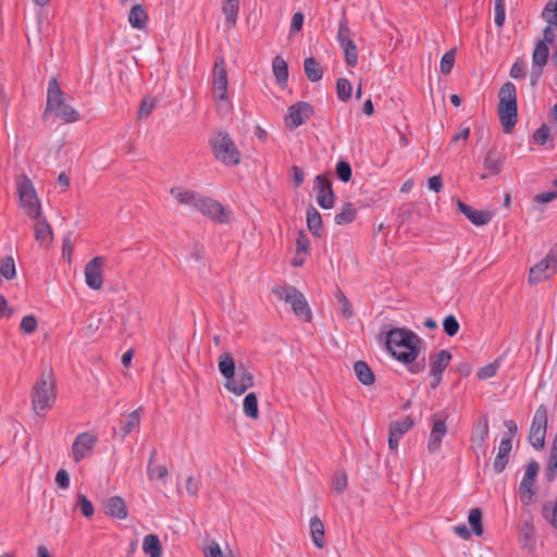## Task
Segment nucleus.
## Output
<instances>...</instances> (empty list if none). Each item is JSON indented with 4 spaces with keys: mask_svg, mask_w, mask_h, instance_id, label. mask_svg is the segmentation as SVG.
<instances>
[{
    "mask_svg": "<svg viewBox=\"0 0 557 557\" xmlns=\"http://www.w3.org/2000/svg\"><path fill=\"white\" fill-rule=\"evenodd\" d=\"M422 339L412 331L393 329L387 333L386 346L393 357L407 364L409 372L417 374L424 370L425 360L417 361L421 352Z\"/></svg>",
    "mask_w": 557,
    "mask_h": 557,
    "instance_id": "nucleus-1",
    "label": "nucleus"
},
{
    "mask_svg": "<svg viewBox=\"0 0 557 557\" xmlns=\"http://www.w3.org/2000/svg\"><path fill=\"white\" fill-rule=\"evenodd\" d=\"M32 408L39 417H45L57 400V386L51 369L42 371L32 387Z\"/></svg>",
    "mask_w": 557,
    "mask_h": 557,
    "instance_id": "nucleus-2",
    "label": "nucleus"
},
{
    "mask_svg": "<svg viewBox=\"0 0 557 557\" xmlns=\"http://www.w3.org/2000/svg\"><path fill=\"white\" fill-rule=\"evenodd\" d=\"M53 114L65 123H75L81 120V114L65 99L57 77H51L47 88V104L44 115Z\"/></svg>",
    "mask_w": 557,
    "mask_h": 557,
    "instance_id": "nucleus-3",
    "label": "nucleus"
},
{
    "mask_svg": "<svg viewBox=\"0 0 557 557\" xmlns=\"http://www.w3.org/2000/svg\"><path fill=\"white\" fill-rule=\"evenodd\" d=\"M498 116L506 134L512 132L518 122L517 90L511 82L505 83L498 91Z\"/></svg>",
    "mask_w": 557,
    "mask_h": 557,
    "instance_id": "nucleus-4",
    "label": "nucleus"
},
{
    "mask_svg": "<svg viewBox=\"0 0 557 557\" xmlns=\"http://www.w3.org/2000/svg\"><path fill=\"white\" fill-rule=\"evenodd\" d=\"M15 186L20 198V205L29 219H40L42 214L41 203L32 180L26 174H20L15 178Z\"/></svg>",
    "mask_w": 557,
    "mask_h": 557,
    "instance_id": "nucleus-5",
    "label": "nucleus"
},
{
    "mask_svg": "<svg viewBox=\"0 0 557 557\" xmlns=\"http://www.w3.org/2000/svg\"><path fill=\"white\" fill-rule=\"evenodd\" d=\"M272 293L280 299L289 304L293 312L299 319L310 322L312 318L309 305L301 292L290 285H283L272 289Z\"/></svg>",
    "mask_w": 557,
    "mask_h": 557,
    "instance_id": "nucleus-6",
    "label": "nucleus"
},
{
    "mask_svg": "<svg viewBox=\"0 0 557 557\" xmlns=\"http://www.w3.org/2000/svg\"><path fill=\"white\" fill-rule=\"evenodd\" d=\"M214 157L225 165H236L240 161V152L227 133H219L211 140Z\"/></svg>",
    "mask_w": 557,
    "mask_h": 557,
    "instance_id": "nucleus-7",
    "label": "nucleus"
},
{
    "mask_svg": "<svg viewBox=\"0 0 557 557\" xmlns=\"http://www.w3.org/2000/svg\"><path fill=\"white\" fill-rule=\"evenodd\" d=\"M227 87L228 79L225 62L223 58H218L212 71V95L218 102L216 107L219 110L228 104Z\"/></svg>",
    "mask_w": 557,
    "mask_h": 557,
    "instance_id": "nucleus-8",
    "label": "nucleus"
},
{
    "mask_svg": "<svg viewBox=\"0 0 557 557\" xmlns=\"http://www.w3.org/2000/svg\"><path fill=\"white\" fill-rule=\"evenodd\" d=\"M557 272V244L554 245L546 257L534 264L529 271L530 284H537L549 278Z\"/></svg>",
    "mask_w": 557,
    "mask_h": 557,
    "instance_id": "nucleus-9",
    "label": "nucleus"
},
{
    "mask_svg": "<svg viewBox=\"0 0 557 557\" xmlns=\"http://www.w3.org/2000/svg\"><path fill=\"white\" fill-rule=\"evenodd\" d=\"M540 471V465L532 460L525 466L524 475L519 484V497L523 506H530L533 503L535 494L534 484Z\"/></svg>",
    "mask_w": 557,
    "mask_h": 557,
    "instance_id": "nucleus-10",
    "label": "nucleus"
},
{
    "mask_svg": "<svg viewBox=\"0 0 557 557\" xmlns=\"http://www.w3.org/2000/svg\"><path fill=\"white\" fill-rule=\"evenodd\" d=\"M546 428L547 408L544 405H540L535 410L529 433V441L534 448L542 449L544 447Z\"/></svg>",
    "mask_w": 557,
    "mask_h": 557,
    "instance_id": "nucleus-11",
    "label": "nucleus"
},
{
    "mask_svg": "<svg viewBox=\"0 0 557 557\" xmlns=\"http://www.w3.org/2000/svg\"><path fill=\"white\" fill-rule=\"evenodd\" d=\"M314 113L311 104L299 101L290 106L285 115V124L288 128L295 129L306 123Z\"/></svg>",
    "mask_w": 557,
    "mask_h": 557,
    "instance_id": "nucleus-12",
    "label": "nucleus"
},
{
    "mask_svg": "<svg viewBox=\"0 0 557 557\" xmlns=\"http://www.w3.org/2000/svg\"><path fill=\"white\" fill-rule=\"evenodd\" d=\"M253 386V375L248 368L240 364L234 373V376L224 383V387L235 395H243L248 388Z\"/></svg>",
    "mask_w": 557,
    "mask_h": 557,
    "instance_id": "nucleus-13",
    "label": "nucleus"
},
{
    "mask_svg": "<svg viewBox=\"0 0 557 557\" xmlns=\"http://www.w3.org/2000/svg\"><path fill=\"white\" fill-rule=\"evenodd\" d=\"M451 360V354L442 349L435 354L430 355L429 357V366H430V374L432 376L431 387L435 388L442 381V375L445 369L448 367Z\"/></svg>",
    "mask_w": 557,
    "mask_h": 557,
    "instance_id": "nucleus-14",
    "label": "nucleus"
},
{
    "mask_svg": "<svg viewBox=\"0 0 557 557\" xmlns=\"http://www.w3.org/2000/svg\"><path fill=\"white\" fill-rule=\"evenodd\" d=\"M104 258L97 256L85 265V281L89 288L98 290L103 284Z\"/></svg>",
    "mask_w": 557,
    "mask_h": 557,
    "instance_id": "nucleus-15",
    "label": "nucleus"
},
{
    "mask_svg": "<svg viewBox=\"0 0 557 557\" xmlns=\"http://www.w3.org/2000/svg\"><path fill=\"white\" fill-rule=\"evenodd\" d=\"M197 210L211 220L220 223L228 222L230 211L214 199L200 197Z\"/></svg>",
    "mask_w": 557,
    "mask_h": 557,
    "instance_id": "nucleus-16",
    "label": "nucleus"
},
{
    "mask_svg": "<svg viewBox=\"0 0 557 557\" xmlns=\"http://www.w3.org/2000/svg\"><path fill=\"white\" fill-rule=\"evenodd\" d=\"M432 429L428 441V450L430 454H435L442 446L443 437L447 433L446 418L440 413L431 417Z\"/></svg>",
    "mask_w": 557,
    "mask_h": 557,
    "instance_id": "nucleus-17",
    "label": "nucleus"
},
{
    "mask_svg": "<svg viewBox=\"0 0 557 557\" xmlns=\"http://www.w3.org/2000/svg\"><path fill=\"white\" fill-rule=\"evenodd\" d=\"M97 443V437L88 432L79 433L72 445V456L75 462L89 457Z\"/></svg>",
    "mask_w": 557,
    "mask_h": 557,
    "instance_id": "nucleus-18",
    "label": "nucleus"
},
{
    "mask_svg": "<svg viewBox=\"0 0 557 557\" xmlns=\"http://www.w3.org/2000/svg\"><path fill=\"white\" fill-rule=\"evenodd\" d=\"M315 198L318 205L323 209H331L334 206V193L331 182L323 175H317L314 178Z\"/></svg>",
    "mask_w": 557,
    "mask_h": 557,
    "instance_id": "nucleus-19",
    "label": "nucleus"
},
{
    "mask_svg": "<svg viewBox=\"0 0 557 557\" xmlns=\"http://www.w3.org/2000/svg\"><path fill=\"white\" fill-rule=\"evenodd\" d=\"M488 419L486 416H483L473 425L470 438L471 447L476 454H486L485 441L488 437Z\"/></svg>",
    "mask_w": 557,
    "mask_h": 557,
    "instance_id": "nucleus-20",
    "label": "nucleus"
},
{
    "mask_svg": "<svg viewBox=\"0 0 557 557\" xmlns=\"http://www.w3.org/2000/svg\"><path fill=\"white\" fill-rule=\"evenodd\" d=\"M457 207L459 211L463 213L471 221V223L476 226H482L490 223L493 218V213L491 211L475 210L461 200L457 201Z\"/></svg>",
    "mask_w": 557,
    "mask_h": 557,
    "instance_id": "nucleus-21",
    "label": "nucleus"
},
{
    "mask_svg": "<svg viewBox=\"0 0 557 557\" xmlns=\"http://www.w3.org/2000/svg\"><path fill=\"white\" fill-rule=\"evenodd\" d=\"M505 157L502 152L496 149H490L484 157V169L487 171V174H482L481 178L484 180L490 175H497L503 166Z\"/></svg>",
    "mask_w": 557,
    "mask_h": 557,
    "instance_id": "nucleus-22",
    "label": "nucleus"
},
{
    "mask_svg": "<svg viewBox=\"0 0 557 557\" xmlns=\"http://www.w3.org/2000/svg\"><path fill=\"white\" fill-rule=\"evenodd\" d=\"M549 54L548 46L545 41H537L532 54L533 66H537L539 71L533 73L532 85H535L540 75L542 74V67L547 63Z\"/></svg>",
    "mask_w": 557,
    "mask_h": 557,
    "instance_id": "nucleus-23",
    "label": "nucleus"
},
{
    "mask_svg": "<svg viewBox=\"0 0 557 557\" xmlns=\"http://www.w3.org/2000/svg\"><path fill=\"white\" fill-rule=\"evenodd\" d=\"M104 512L115 519L123 520L127 517V507L120 496L110 497L104 504Z\"/></svg>",
    "mask_w": 557,
    "mask_h": 557,
    "instance_id": "nucleus-24",
    "label": "nucleus"
},
{
    "mask_svg": "<svg viewBox=\"0 0 557 557\" xmlns=\"http://www.w3.org/2000/svg\"><path fill=\"white\" fill-rule=\"evenodd\" d=\"M170 193L177 200L178 203L195 209H197L199 199L201 197L200 194L194 190L185 189L183 187H173L171 188Z\"/></svg>",
    "mask_w": 557,
    "mask_h": 557,
    "instance_id": "nucleus-25",
    "label": "nucleus"
},
{
    "mask_svg": "<svg viewBox=\"0 0 557 557\" xmlns=\"http://www.w3.org/2000/svg\"><path fill=\"white\" fill-rule=\"evenodd\" d=\"M37 221L35 225V239L41 246H49L52 242V230L47 219L42 215L40 219H35Z\"/></svg>",
    "mask_w": 557,
    "mask_h": 557,
    "instance_id": "nucleus-26",
    "label": "nucleus"
},
{
    "mask_svg": "<svg viewBox=\"0 0 557 557\" xmlns=\"http://www.w3.org/2000/svg\"><path fill=\"white\" fill-rule=\"evenodd\" d=\"M511 448H512V444H511L510 438H503L500 441V444L498 447V453L495 457L494 465H493L495 472L500 473L505 470Z\"/></svg>",
    "mask_w": 557,
    "mask_h": 557,
    "instance_id": "nucleus-27",
    "label": "nucleus"
},
{
    "mask_svg": "<svg viewBox=\"0 0 557 557\" xmlns=\"http://www.w3.org/2000/svg\"><path fill=\"white\" fill-rule=\"evenodd\" d=\"M310 534H311V540H312L313 544L318 548L324 547V545H325L324 524H323L322 520L317 516H314L310 519Z\"/></svg>",
    "mask_w": 557,
    "mask_h": 557,
    "instance_id": "nucleus-28",
    "label": "nucleus"
},
{
    "mask_svg": "<svg viewBox=\"0 0 557 557\" xmlns=\"http://www.w3.org/2000/svg\"><path fill=\"white\" fill-rule=\"evenodd\" d=\"M218 367H219V371L225 379V382L228 381L230 379H232V376H234V373L236 371V366H235V361H234L232 354L223 352L219 357Z\"/></svg>",
    "mask_w": 557,
    "mask_h": 557,
    "instance_id": "nucleus-29",
    "label": "nucleus"
},
{
    "mask_svg": "<svg viewBox=\"0 0 557 557\" xmlns=\"http://www.w3.org/2000/svg\"><path fill=\"white\" fill-rule=\"evenodd\" d=\"M272 69L278 85L284 86L288 81V65L287 62L280 55H276L272 61Z\"/></svg>",
    "mask_w": 557,
    "mask_h": 557,
    "instance_id": "nucleus-30",
    "label": "nucleus"
},
{
    "mask_svg": "<svg viewBox=\"0 0 557 557\" xmlns=\"http://www.w3.org/2000/svg\"><path fill=\"white\" fill-rule=\"evenodd\" d=\"M143 550L150 557H161L162 546L156 534H148L143 540Z\"/></svg>",
    "mask_w": 557,
    "mask_h": 557,
    "instance_id": "nucleus-31",
    "label": "nucleus"
},
{
    "mask_svg": "<svg viewBox=\"0 0 557 557\" xmlns=\"http://www.w3.org/2000/svg\"><path fill=\"white\" fill-rule=\"evenodd\" d=\"M414 425V421L410 417H404L399 420L393 421L389 424L388 432L393 436L401 438L404 434L409 432Z\"/></svg>",
    "mask_w": 557,
    "mask_h": 557,
    "instance_id": "nucleus-32",
    "label": "nucleus"
},
{
    "mask_svg": "<svg viewBox=\"0 0 557 557\" xmlns=\"http://www.w3.org/2000/svg\"><path fill=\"white\" fill-rule=\"evenodd\" d=\"M147 13L140 4L132 7L128 15L129 24L137 29H144L147 25Z\"/></svg>",
    "mask_w": 557,
    "mask_h": 557,
    "instance_id": "nucleus-33",
    "label": "nucleus"
},
{
    "mask_svg": "<svg viewBox=\"0 0 557 557\" xmlns=\"http://www.w3.org/2000/svg\"><path fill=\"white\" fill-rule=\"evenodd\" d=\"M304 70L307 78L312 82H319L322 79L323 71L320 63L312 57L307 58L304 62Z\"/></svg>",
    "mask_w": 557,
    "mask_h": 557,
    "instance_id": "nucleus-34",
    "label": "nucleus"
},
{
    "mask_svg": "<svg viewBox=\"0 0 557 557\" xmlns=\"http://www.w3.org/2000/svg\"><path fill=\"white\" fill-rule=\"evenodd\" d=\"M141 408H137L125 417L122 425V436L125 437L131 434L134 430L139 428L141 420Z\"/></svg>",
    "mask_w": 557,
    "mask_h": 557,
    "instance_id": "nucleus-35",
    "label": "nucleus"
},
{
    "mask_svg": "<svg viewBox=\"0 0 557 557\" xmlns=\"http://www.w3.org/2000/svg\"><path fill=\"white\" fill-rule=\"evenodd\" d=\"M322 223L323 222L320 212L314 207H310L307 210V226L312 235L317 237L321 236L320 232L322 230Z\"/></svg>",
    "mask_w": 557,
    "mask_h": 557,
    "instance_id": "nucleus-36",
    "label": "nucleus"
},
{
    "mask_svg": "<svg viewBox=\"0 0 557 557\" xmlns=\"http://www.w3.org/2000/svg\"><path fill=\"white\" fill-rule=\"evenodd\" d=\"M357 216V209L351 202H346L342 206L341 211L335 214L334 221L337 225H344L355 221Z\"/></svg>",
    "mask_w": 557,
    "mask_h": 557,
    "instance_id": "nucleus-37",
    "label": "nucleus"
},
{
    "mask_svg": "<svg viewBox=\"0 0 557 557\" xmlns=\"http://www.w3.org/2000/svg\"><path fill=\"white\" fill-rule=\"evenodd\" d=\"M354 370L356 373L357 379L363 384V385H371L374 383V374L370 367L364 361H357L354 364Z\"/></svg>",
    "mask_w": 557,
    "mask_h": 557,
    "instance_id": "nucleus-38",
    "label": "nucleus"
},
{
    "mask_svg": "<svg viewBox=\"0 0 557 557\" xmlns=\"http://www.w3.org/2000/svg\"><path fill=\"white\" fill-rule=\"evenodd\" d=\"M222 11L228 26H235L239 11V0H224Z\"/></svg>",
    "mask_w": 557,
    "mask_h": 557,
    "instance_id": "nucleus-39",
    "label": "nucleus"
},
{
    "mask_svg": "<svg viewBox=\"0 0 557 557\" xmlns=\"http://www.w3.org/2000/svg\"><path fill=\"white\" fill-rule=\"evenodd\" d=\"M243 411L248 418L255 420L259 418L258 398L255 393H249L246 395L243 403Z\"/></svg>",
    "mask_w": 557,
    "mask_h": 557,
    "instance_id": "nucleus-40",
    "label": "nucleus"
},
{
    "mask_svg": "<svg viewBox=\"0 0 557 557\" xmlns=\"http://www.w3.org/2000/svg\"><path fill=\"white\" fill-rule=\"evenodd\" d=\"M341 48L345 53L346 63L351 67L356 66L358 62V50L354 40L345 41V45L341 46Z\"/></svg>",
    "mask_w": 557,
    "mask_h": 557,
    "instance_id": "nucleus-41",
    "label": "nucleus"
},
{
    "mask_svg": "<svg viewBox=\"0 0 557 557\" xmlns=\"http://www.w3.org/2000/svg\"><path fill=\"white\" fill-rule=\"evenodd\" d=\"M469 523L475 535L480 536L483 533L482 527V512L479 508H473L469 512Z\"/></svg>",
    "mask_w": 557,
    "mask_h": 557,
    "instance_id": "nucleus-42",
    "label": "nucleus"
},
{
    "mask_svg": "<svg viewBox=\"0 0 557 557\" xmlns=\"http://www.w3.org/2000/svg\"><path fill=\"white\" fill-rule=\"evenodd\" d=\"M154 455H156V451L153 450L149 458V465H148L149 479L150 480H153V479L163 480L168 476V468L165 466L151 467V462H152Z\"/></svg>",
    "mask_w": 557,
    "mask_h": 557,
    "instance_id": "nucleus-43",
    "label": "nucleus"
},
{
    "mask_svg": "<svg viewBox=\"0 0 557 557\" xmlns=\"http://www.w3.org/2000/svg\"><path fill=\"white\" fill-rule=\"evenodd\" d=\"M455 55H456V49L453 48L449 51H447L446 53H444V55L442 57L440 67H441V72L444 75L450 74V72L454 67V64H455Z\"/></svg>",
    "mask_w": 557,
    "mask_h": 557,
    "instance_id": "nucleus-44",
    "label": "nucleus"
},
{
    "mask_svg": "<svg viewBox=\"0 0 557 557\" xmlns=\"http://www.w3.org/2000/svg\"><path fill=\"white\" fill-rule=\"evenodd\" d=\"M351 84L346 78H338L336 82L337 96L342 101H347L351 97Z\"/></svg>",
    "mask_w": 557,
    "mask_h": 557,
    "instance_id": "nucleus-45",
    "label": "nucleus"
},
{
    "mask_svg": "<svg viewBox=\"0 0 557 557\" xmlns=\"http://www.w3.org/2000/svg\"><path fill=\"white\" fill-rule=\"evenodd\" d=\"M542 16L547 22V25L557 26V0L545 5Z\"/></svg>",
    "mask_w": 557,
    "mask_h": 557,
    "instance_id": "nucleus-46",
    "label": "nucleus"
},
{
    "mask_svg": "<svg viewBox=\"0 0 557 557\" xmlns=\"http://www.w3.org/2000/svg\"><path fill=\"white\" fill-rule=\"evenodd\" d=\"M338 304L341 305V312L346 319H350L354 315L352 307L345 296V294L338 289L335 295Z\"/></svg>",
    "mask_w": 557,
    "mask_h": 557,
    "instance_id": "nucleus-47",
    "label": "nucleus"
},
{
    "mask_svg": "<svg viewBox=\"0 0 557 557\" xmlns=\"http://www.w3.org/2000/svg\"><path fill=\"white\" fill-rule=\"evenodd\" d=\"M347 473L344 470H337L332 479V486L337 493H343L347 487Z\"/></svg>",
    "mask_w": 557,
    "mask_h": 557,
    "instance_id": "nucleus-48",
    "label": "nucleus"
},
{
    "mask_svg": "<svg viewBox=\"0 0 557 557\" xmlns=\"http://www.w3.org/2000/svg\"><path fill=\"white\" fill-rule=\"evenodd\" d=\"M543 516L549 523L557 529V502L546 503L543 506Z\"/></svg>",
    "mask_w": 557,
    "mask_h": 557,
    "instance_id": "nucleus-49",
    "label": "nucleus"
},
{
    "mask_svg": "<svg viewBox=\"0 0 557 557\" xmlns=\"http://www.w3.org/2000/svg\"><path fill=\"white\" fill-rule=\"evenodd\" d=\"M443 327H444V332L448 336H455L459 331V322L453 314H450L444 319Z\"/></svg>",
    "mask_w": 557,
    "mask_h": 557,
    "instance_id": "nucleus-50",
    "label": "nucleus"
},
{
    "mask_svg": "<svg viewBox=\"0 0 557 557\" xmlns=\"http://www.w3.org/2000/svg\"><path fill=\"white\" fill-rule=\"evenodd\" d=\"M336 175L337 177L343 181L344 183H347L351 178V168L350 164L346 161H339L336 164Z\"/></svg>",
    "mask_w": 557,
    "mask_h": 557,
    "instance_id": "nucleus-51",
    "label": "nucleus"
},
{
    "mask_svg": "<svg viewBox=\"0 0 557 557\" xmlns=\"http://www.w3.org/2000/svg\"><path fill=\"white\" fill-rule=\"evenodd\" d=\"M337 40L341 46L345 45V41L351 40L350 29L345 18H342L338 24Z\"/></svg>",
    "mask_w": 557,
    "mask_h": 557,
    "instance_id": "nucleus-52",
    "label": "nucleus"
},
{
    "mask_svg": "<svg viewBox=\"0 0 557 557\" xmlns=\"http://www.w3.org/2000/svg\"><path fill=\"white\" fill-rule=\"evenodd\" d=\"M309 247H310L309 238L305 235L304 232H300L299 235H298V238L296 240V252H297V256L308 255Z\"/></svg>",
    "mask_w": 557,
    "mask_h": 557,
    "instance_id": "nucleus-53",
    "label": "nucleus"
},
{
    "mask_svg": "<svg viewBox=\"0 0 557 557\" xmlns=\"http://www.w3.org/2000/svg\"><path fill=\"white\" fill-rule=\"evenodd\" d=\"M78 506L81 508L82 513L90 518L94 515V506L91 502L83 494L78 495Z\"/></svg>",
    "mask_w": 557,
    "mask_h": 557,
    "instance_id": "nucleus-54",
    "label": "nucleus"
},
{
    "mask_svg": "<svg viewBox=\"0 0 557 557\" xmlns=\"http://www.w3.org/2000/svg\"><path fill=\"white\" fill-rule=\"evenodd\" d=\"M22 332L32 334L37 327V320L34 315H25L20 324Z\"/></svg>",
    "mask_w": 557,
    "mask_h": 557,
    "instance_id": "nucleus-55",
    "label": "nucleus"
},
{
    "mask_svg": "<svg viewBox=\"0 0 557 557\" xmlns=\"http://www.w3.org/2000/svg\"><path fill=\"white\" fill-rule=\"evenodd\" d=\"M498 370V366L495 363H490L479 369L476 375L480 380H487L496 375Z\"/></svg>",
    "mask_w": 557,
    "mask_h": 557,
    "instance_id": "nucleus-56",
    "label": "nucleus"
},
{
    "mask_svg": "<svg viewBox=\"0 0 557 557\" xmlns=\"http://www.w3.org/2000/svg\"><path fill=\"white\" fill-rule=\"evenodd\" d=\"M549 136L550 128L545 124L539 127L533 134L534 140L540 145H544L548 140Z\"/></svg>",
    "mask_w": 557,
    "mask_h": 557,
    "instance_id": "nucleus-57",
    "label": "nucleus"
},
{
    "mask_svg": "<svg viewBox=\"0 0 557 557\" xmlns=\"http://www.w3.org/2000/svg\"><path fill=\"white\" fill-rule=\"evenodd\" d=\"M505 22L504 0H495V24L500 27Z\"/></svg>",
    "mask_w": 557,
    "mask_h": 557,
    "instance_id": "nucleus-58",
    "label": "nucleus"
},
{
    "mask_svg": "<svg viewBox=\"0 0 557 557\" xmlns=\"http://www.w3.org/2000/svg\"><path fill=\"white\" fill-rule=\"evenodd\" d=\"M55 482L59 485V487L63 490L67 488L70 485V476L67 471H65L64 469L59 470L55 475Z\"/></svg>",
    "mask_w": 557,
    "mask_h": 557,
    "instance_id": "nucleus-59",
    "label": "nucleus"
},
{
    "mask_svg": "<svg viewBox=\"0 0 557 557\" xmlns=\"http://www.w3.org/2000/svg\"><path fill=\"white\" fill-rule=\"evenodd\" d=\"M154 109V102L151 101V100H144L140 104V108H139V111H138V115L139 117H147L151 112L152 110Z\"/></svg>",
    "mask_w": 557,
    "mask_h": 557,
    "instance_id": "nucleus-60",
    "label": "nucleus"
},
{
    "mask_svg": "<svg viewBox=\"0 0 557 557\" xmlns=\"http://www.w3.org/2000/svg\"><path fill=\"white\" fill-rule=\"evenodd\" d=\"M304 14L300 13V12H296L293 16H292V23H290V32H299L301 28H302V24H304Z\"/></svg>",
    "mask_w": 557,
    "mask_h": 557,
    "instance_id": "nucleus-61",
    "label": "nucleus"
},
{
    "mask_svg": "<svg viewBox=\"0 0 557 557\" xmlns=\"http://www.w3.org/2000/svg\"><path fill=\"white\" fill-rule=\"evenodd\" d=\"M470 133L471 131L469 126L461 125L459 131L453 136L451 144H456L460 139L466 141L469 138Z\"/></svg>",
    "mask_w": 557,
    "mask_h": 557,
    "instance_id": "nucleus-62",
    "label": "nucleus"
},
{
    "mask_svg": "<svg viewBox=\"0 0 557 557\" xmlns=\"http://www.w3.org/2000/svg\"><path fill=\"white\" fill-rule=\"evenodd\" d=\"M557 475V458H553L550 455L548 466L546 469V478L548 481H553Z\"/></svg>",
    "mask_w": 557,
    "mask_h": 557,
    "instance_id": "nucleus-63",
    "label": "nucleus"
},
{
    "mask_svg": "<svg viewBox=\"0 0 557 557\" xmlns=\"http://www.w3.org/2000/svg\"><path fill=\"white\" fill-rule=\"evenodd\" d=\"M206 557H222V552L218 543H211L205 549Z\"/></svg>",
    "mask_w": 557,
    "mask_h": 557,
    "instance_id": "nucleus-64",
    "label": "nucleus"
}]
</instances>
